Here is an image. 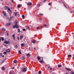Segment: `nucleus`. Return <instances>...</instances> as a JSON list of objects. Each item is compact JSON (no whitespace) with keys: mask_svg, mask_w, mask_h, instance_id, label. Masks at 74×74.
Instances as JSON below:
<instances>
[{"mask_svg":"<svg viewBox=\"0 0 74 74\" xmlns=\"http://www.w3.org/2000/svg\"><path fill=\"white\" fill-rule=\"evenodd\" d=\"M12 2H13V3H14V1H13V0H12Z\"/></svg>","mask_w":74,"mask_h":74,"instance_id":"obj_51","label":"nucleus"},{"mask_svg":"<svg viewBox=\"0 0 74 74\" xmlns=\"http://www.w3.org/2000/svg\"><path fill=\"white\" fill-rule=\"evenodd\" d=\"M23 31H25V30H26V29H23Z\"/></svg>","mask_w":74,"mask_h":74,"instance_id":"obj_41","label":"nucleus"},{"mask_svg":"<svg viewBox=\"0 0 74 74\" xmlns=\"http://www.w3.org/2000/svg\"><path fill=\"white\" fill-rule=\"evenodd\" d=\"M39 15H42V16H43V14H40Z\"/></svg>","mask_w":74,"mask_h":74,"instance_id":"obj_38","label":"nucleus"},{"mask_svg":"<svg viewBox=\"0 0 74 74\" xmlns=\"http://www.w3.org/2000/svg\"><path fill=\"white\" fill-rule=\"evenodd\" d=\"M13 29H15V28H19V26L18 25V24H15V25L13 26Z\"/></svg>","mask_w":74,"mask_h":74,"instance_id":"obj_1","label":"nucleus"},{"mask_svg":"<svg viewBox=\"0 0 74 74\" xmlns=\"http://www.w3.org/2000/svg\"><path fill=\"white\" fill-rule=\"evenodd\" d=\"M8 6H5L4 7V10H7Z\"/></svg>","mask_w":74,"mask_h":74,"instance_id":"obj_14","label":"nucleus"},{"mask_svg":"<svg viewBox=\"0 0 74 74\" xmlns=\"http://www.w3.org/2000/svg\"><path fill=\"white\" fill-rule=\"evenodd\" d=\"M18 33H20V32H21V31H20V29H18Z\"/></svg>","mask_w":74,"mask_h":74,"instance_id":"obj_26","label":"nucleus"},{"mask_svg":"<svg viewBox=\"0 0 74 74\" xmlns=\"http://www.w3.org/2000/svg\"><path fill=\"white\" fill-rule=\"evenodd\" d=\"M8 11H11V9H10V8H8Z\"/></svg>","mask_w":74,"mask_h":74,"instance_id":"obj_31","label":"nucleus"},{"mask_svg":"<svg viewBox=\"0 0 74 74\" xmlns=\"http://www.w3.org/2000/svg\"><path fill=\"white\" fill-rule=\"evenodd\" d=\"M24 45H25V44L24 43H22L21 44V47H23Z\"/></svg>","mask_w":74,"mask_h":74,"instance_id":"obj_16","label":"nucleus"},{"mask_svg":"<svg viewBox=\"0 0 74 74\" xmlns=\"http://www.w3.org/2000/svg\"><path fill=\"white\" fill-rule=\"evenodd\" d=\"M37 5L38 6V7H39L40 6V4H38Z\"/></svg>","mask_w":74,"mask_h":74,"instance_id":"obj_32","label":"nucleus"},{"mask_svg":"<svg viewBox=\"0 0 74 74\" xmlns=\"http://www.w3.org/2000/svg\"><path fill=\"white\" fill-rule=\"evenodd\" d=\"M23 71L24 72H25L26 71V69L25 68H24L23 69Z\"/></svg>","mask_w":74,"mask_h":74,"instance_id":"obj_12","label":"nucleus"},{"mask_svg":"<svg viewBox=\"0 0 74 74\" xmlns=\"http://www.w3.org/2000/svg\"><path fill=\"white\" fill-rule=\"evenodd\" d=\"M50 69L51 70H52V68H50Z\"/></svg>","mask_w":74,"mask_h":74,"instance_id":"obj_48","label":"nucleus"},{"mask_svg":"<svg viewBox=\"0 0 74 74\" xmlns=\"http://www.w3.org/2000/svg\"><path fill=\"white\" fill-rule=\"evenodd\" d=\"M44 26H45V27H47V25H44Z\"/></svg>","mask_w":74,"mask_h":74,"instance_id":"obj_42","label":"nucleus"},{"mask_svg":"<svg viewBox=\"0 0 74 74\" xmlns=\"http://www.w3.org/2000/svg\"><path fill=\"white\" fill-rule=\"evenodd\" d=\"M34 49H35V50H36V48H34Z\"/></svg>","mask_w":74,"mask_h":74,"instance_id":"obj_56","label":"nucleus"},{"mask_svg":"<svg viewBox=\"0 0 74 74\" xmlns=\"http://www.w3.org/2000/svg\"><path fill=\"white\" fill-rule=\"evenodd\" d=\"M39 62H40V63H44V61L42 60L39 61Z\"/></svg>","mask_w":74,"mask_h":74,"instance_id":"obj_15","label":"nucleus"},{"mask_svg":"<svg viewBox=\"0 0 74 74\" xmlns=\"http://www.w3.org/2000/svg\"><path fill=\"white\" fill-rule=\"evenodd\" d=\"M73 56L74 57V55H73Z\"/></svg>","mask_w":74,"mask_h":74,"instance_id":"obj_60","label":"nucleus"},{"mask_svg":"<svg viewBox=\"0 0 74 74\" xmlns=\"http://www.w3.org/2000/svg\"><path fill=\"white\" fill-rule=\"evenodd\" d=\"M5 67H2V70H5Z\"/></svg>","mask_w":74,"mask_h":74,"instance_id":"obj_18","label":"nucleus"},{"mask_svg":"<svg viewBox=\"0 0 74 74\" xmlns=\"http://www.w3.org/2000/svg\"><path fill=\"white\" fill-rule=\"evenodd\" d=\"M23 38V36L22 35H21L20 36V40H22V39Z\"/></svg>","mask_w":74,"mask_h":74,"instance_id":"obj_11","label":"nucleus"},{"mask_svg":"<svg viewBox=\"0 0 74 74\" xmlns=\"http://www.w3.org/2000/svg\"><path fill=\"white\" fill-rule=\"evenodd\" d=\"M2 13L3 14V15L5 16H6V13L4 11H3Z\"/></svg>","mask_w":74,"mask_h":74,"instance_id":"obj_9","label":"nucleus"},{"mask_svg":"<svg viewBox=\"0 0 74 74\" xmlns=\"http://www.w3.org/2000/svg\"><path fill=\"white\" fill-rule=\"evenodd\" d=\"M0 55L1 56H3V54L2 53H1Z\"/></svg>","mask_w":74,"mask_h":74,"instance_id":"obj_36","label":"nucleus"},{"mask_svg":"<svg viewBox=\"0 0 74 74\" xmlns=\"http://www.w3.org/2000/svg\"><path fill=\"white\" fill-rule=\"evenodd\" d=\"M12 23H7L6 24V25L7 26H9L10 25H11Z\"/></svg>","mask_w":74,"mask_h":74,"instance_id":"obj_3","label":"nucleus"},{"mask_svg":"<svg viewBox=\"0 0 74 74\" xmlns=\"http://www.w3.org/2000/svg\"><path fill=\"white\" fill-rule=\"evenodd\" d=\"M11 19H12V18H10V19H9V21H11Z\"/></svg>","mask_w":74,"mask_h":74,"instance_id":"obj_40","label":"nucleus"},{"mask_svg":"<svg viewBox=\"0 0 74 74\" xmlns=\"http://www.w3.org/2000/svg\"><path fill=\"white\" fill-rule=\"evenodd\" d=\"M47 67H48V69H49V66H47Z\"/></svg>","mask_w":74,"mask_h":74,"instance_id":"obj_46","label":"nucleus"},{"mask_svg":"<svg viewBox=\"0 0 74 74\" xmlns=\"http://www.w3.org/2000/svg\"><path fill=\"white\" fill-rule=\"evenodd\" d=\"M17 7L18 8H20L21 7V5H17Z\"/></svg>","mask_w":74,"mask_h":74,"instance_id":"obj_24","label":"nucleus"},{"mask_svg":"<svg viewBox=\"0 0 74 74\" xmlns=\"http://www.w3.org/2000/svg\"><path fill=\"white\" fill-rule=\"evenodd\" d=\"M17 38H18V40H19V37H18Z\"/></svg>","mask_w":74,"mask_h":74,"instance_id":"obj_45","label":"nucleus"},{"mask_svg":"<svg viewBox=\"0 0 74 74\" xmlns=\"http://www.w3.org/2000/svg\"><path fill=\"white\" fill-rule=\"evenodd\" d=\"M22 58L23 60H25V56H23Z\"/></svg>","mask_w":74,"mask_h":74,"instance_id":"obj_20","label":"nucleus"},{"mask_svg":"<svg viewBox=\"0 0 74 74\" xmlns=\"http://www.w3.org/2000/svg\"><path fill=\"white\" fill-rule=\"evenodd\" d=\"M64 5L65 6V7H66V8H67V6H66L65 5V4H64Z\"/></svg>","mask_w":74,"mask_h":74,"instance_id":"obj_35","label":"nucleus"},{"mask_svg":"<svg viewBox=\"0 0 74 74\" xmlns=\"http://www.w3.org/2000/svg\"><path fill=\"white\" fill-rule=\"evenodd\" d=\"M18 61L16 60H14L13 61L14 63H17Z\"/></svg>","mask_w":74,"mask_h":74,"instance_id":"obj_17","label":"nucleus"},{"mask_svg":"<svg viewBox=\"0 0 74 74\" xmlns=\"http://www.w3.org/2000/svg\"><path fill=\"white\" fill-rule=\"evenodd\" d=\"M14 15L16 16H18V17L20 16V15L18 14V12H15L14 13Z\"/></svg>","mask_w":74,"mask_h":74,"instance_id":"obj_2","label":"nucleus"},{"mask_svg":"<svg viewBox=\"0 0 74 74\" xmlns=\"http://www.w3.org/2000/svg\"><path fill=\"white\" fill-rule=\"evenodd\" d=\"M15 34H14L12 36V37L14 38V40H15Z\"/></svg>","mask_w":74,"mask_h":74,"instance_id":"obj_8","label":"nucleus"},{"mask_svg":"<svg viewBox=\"0 0 74 74\" xmlns=\"http://www.w3.org/2000/svg\"><path fill=\"white\" fill-rule=\"evenodd\" d=\"M10 50L9 49H7L6 50V52H10Z\"/></svg>","mask_w":74,"mask_h":74,"instance_id":"obj_13","label":"nucleus"},{"mask_svg":"<svg viewBox=\"0 0 74 74\" xmlns=\"http://www.w3.org/2000/svg\"><path fill=\"white\" fill-rule=\"evenodd\" d=\"M1 38H0V42H1Z\"/></svg>","mask_w":74,"mask_h":74,"instance_id":"obj_47","label":"nucleus"},{"mask_svg":"<svg viewBox=\"0 0 74 74\" xmlns=\"http://www.w3.org/2000/svg\"><path fill=\"white\" fill-rule=\"evenodd\" d=\"M1 1H3V0H0Z\"/></svg>","mask_w":74,"mask_h":74,"instance_id":"obj_58","label":"nucleus"},{"mask_svg":"<svg viewBox=\"0 0 74 74\" xmlns=\"http://www.w3.org/2000/svg\"><path fill=\"white\" fill-rule=\"evenodd\" d=\"M3 53L4 54V55H7V52H4Z\"/></svg>","mask_w":74,"mask_h":74,"instance_id":"obj_27","label":"nucleus"},{"mask_svg":"<svg viewBox=\"0 0 74 74\" xmlns=\"http://www.w3.org/2000/svg\"><path fill=\"white\" fill-rule=\"evenodd\" d=\"M65 69H66V70H67V71H71V70L69 68H65Z\"/></svg>","mask_w":74,"mask_h":74,"instance_id":"obj_7","label":"nucleus"},{"mask_svg":"<svg viewBox=\"0 0 74 74\" xmlns=\"http://www.w3.org/2000/svg\"><path fill=\"white\" fill-rule=\"evenodd\" d=\"M58 66L59 67H62V65H59Z\"/></svg>","mask_w":74,"mask_h":74,"instance_id":"obj_28","label":"nucleus"},{"mask_svg":"<svg viewBox=\"0 0 74 74\" xmlns=\"http://www.w3.org/2000/svg\"><path fill=\"white\" fill-rule=\"evenodd\" d=\"M18 53H19V54H21V51L20 50H19L18 51Z\"/></svg>","mask_w":74,"mask_h":74,"instance_id":"obj_25","label":"nucleus"},{"mask_svg":"<svg viewBox=\"0 0 74 74\" xmlns=\"http://www.w3.org/2000/svg\"><path fill=\"white\" fill-rule=\"evenodd\" d=\"M73 59H74V57H73Z\"/></svg>","mask_w":74,"mask_h":74,"instance_id":"obj_55","label":"nucleus"},{"mask_svg":"<svg viewBox=\"0 0 74 74\" xmlns=\"http://www.w3.org/2000/svg\"><path fill=\"white\" fill-rule=\"evenodd\" d=\"M32 41H33L32 42H33V43H34V44H35V43H36V41L35 40H34Z\"/></svg>","mask_w":74,"mask_h":74,"instance_id":"obj_22","label":"nucleus"},{"mask_svg":"<svg viewBox=\"0 0 74 74\" xmlns=\"http://www.w3.org/2000/svg\"><path fill=\"white\" fill-rule=\"evenodd\" d=\"M26 28L27 29H28V30H30V27H27Z\"/></svg>","mask_w":74,"mask_h":74,"instance_id":"obj_19","label":"nucleus"},{"mask_svg":"<svg viewBox=\"0 0 74 74\" xmlns=\"http://www.w3.org/2000/svg\"><path fill=\"white\" fill-rule=\"evenodd\" d=\"M26 56H27V57H30L31 56L29 53H28L26 55Z\"/></svg>","mask_w":74,"mask_h":74,"instance_id":"obj_6","label":"nucleus"},{"mask_svg":"<svg viewBox=\"0 0 74 74\" xmlns=\"http://www.w3.org/2000/svg\"><path fill=\"white\" fill-rule=\"evenodd\" d=\"M2 56V57H4V56Z\"/></svg>","mask_w":74,"mask_h":74,"instance_id":"obj_53","label":"nucleus"},{"mask_svg":"<svg viewBox=\"0 0 74 74\" xmlns=\"http://www.w3.org/2000/svg\"><path fill=\"white\" fill-rule=\"evenodd\" d=\"M41 72L40 71H39L38 72L39 74H41Z\"/></svg>","mask_w":74,"mask_h":74,"instance_id":"obj_34","label":"nucleus"},{"mask_svg":"<svg viewBox=\"0 0 74 74\" xmlns=\"http://www.w3.org/2000/svg\"><path fill=\"white\" fill-rule=\"evenodd\" d=\"M49 5H51V3H49Z\"/></svg>","mask_w":74,"mask_h":74,"instance_id":"obj_43","label":"nucleus"},{"mask_svg":"<svg viewBox=\"0 0 74 74\" xmlns=\"http://www.w3.org/2000/svg\"><path fill=\"white\" fill-rule=\"evenodd\" d=\"M7 36H8V35H8V33H7Z\"/></svg>","mask_w":74,"mask_h":74,"instance_id":"obj_49","label":"nucleus"},{"mask_svg":"<svg viewBox=\"0 0 74 74\" xmlns=\"http://www.w3.org/2000/svg\"><path fill=\"white\" fill-rule=\"evenodd\" d=\"M4 43L6 44H9L10 43V42L9 41H7L6 40L5 41Z\"/></svg>","mask_w":74,"mask_h":74,"instance_id":"obj_5","label":"nucleus"},{"mask_svg":"<svg viewBox=\"0 0 74 74\" xmlns=\"http://www.w3.org/2000/svg\"><path fill=\"white\" fill-rule=\"evenodd\" d=\"M37 58H38V60H40V58L38 56Z\"/></svg>","mask_w":74,"mask_h":74,"instance_id":"obj_23","label":"nucleus"},{"mask_svg":"<svg viewBox=\"0 0 74 74\" xmlns=\"http://www.w3.org/2000/svg\"><path fill=\"white\" fill-rule=\"evenodd\" d=\"M18 21L17 20H16L14 22V24L15 25H18Z\"/></svg>","mask_w":74,"mask_h":74,"instance_id":"obj_4","label":"nucleus"},{"mask_svg":"<svg viewBox=\"0 0 74 74\" xmlns=\"http://www.w3.org/2000/svg\"><path fill=\"white\" fill-rule=\"evenodd\" d=\"M27 4L28 5H32V3H31V2H30L29 3H28Z\"/></svg>","mask_w":74,"mask_h":74,"instance_id":"obj_10","label":"nucleus"},{"mask_svg":"<svg viewBox=\"0 0 74 74\" xmlns=\"http://www.w3.org/2000/svg\"><path fill=\"white\" fill-rule=\"evenodd\" d=\"M74 34V33H72V34Z\"/></svg>","mask_w":74,"mask_h":74,"instance_id":"obj_57","label":"nucleus"},{"mask_svg":"<svg viewBox=\"0 0 74 74\" xmlns=\"http://www.w3.org/2000/svg\"><path fill=\"white\" fill-rule=\"evenodd\" d=\"M47 0H44L43 1V2L44 3H45V2L46 1H47Z\"/></svg>","mask_w":74,"mask_h":74,"instance_id":"obj_37","label":"nucleus"},{"mask_svg":"<svg viewBox=\"0 0 74 74\" xmlns=\"http://www.w3.org/2000/svg\"><path fill=\"white\" fill-rule=\"evenodd\" d=\"M14 69V67H13L12 68V69Z\"/></svg>","mask_w":74,"mask_h":74,"instance_id":"obj_54","label":"nucleus"},{"mask_svg":"<svg viewBox=\"0 0 74 74\" xmlns=\"http://www.w3.org/2000/svg\"><path fill=\"white\" fill-rule=\"evenodd\" d=\"M12 72H13V71H10L9 73L10 74H12Z\"/></svg>","mask_w":74,"mask_h":74,"instance_id":"obj_29","label":"nucleus"},{"mask_svg":"<svg viewBox=\"0 0 74 74\" xmlns=\"http://www.w3.org/2000/svg\"><path fill=\"white\" fill-rule=\"evenodd\" d=\"M22 17L23 18H24V15H22Z\"/></svg>","mask_w":74,"mask_h":74,"instance_id":"obj_39","label":"nucleus"},{"mask_svg":"<svg viewBox=\"0 0 74 74\" xmlns=\"http://www.w3.org/2000/svg\"><path fill=\"white\" fill-rule=\"evenodd\" d=\"M70 13H71V14H72V12H70Z\"/></svg>","mask_w":74,"mask_h":74,"instance_id":"obj_52","label":"nucleus"},{"mask_svg":"<svg viewBox=\"0 0 74 74\" xmlns=\"http://www.w3.org/2000/svg\"><path fill=\"white\" fill-rule=\"evenodd\" d=\"M65 74H69V73H66Z\"/></svg>","mask_w":74,"mask_h":74,"instance_id":"obj_50","label":"nucleus"},{"mask_svg":"<svg viewBox=\"0 0 74 74\" xmlns=\"http://www.w3.org/2000/svg\"><path fill=\"white\" fill-rule=\"evenodd\" d=\"M4 38L2 37L1 38V40H2V41H4Z\"/></svg>","mask_w":74,"mask_h":74,"instance_id":"obj_30","label":"nucleus"},{"mask_svg":"<svg viewBox=\"0 0 74 74\" xmlns=\"http://www.w3.org/2000/svg\"><path fill=\"white\" fill-rule=\"evenodd\" d=\"M24 10H25V9H26V8H24Z\"/></svg>","mask_w":74,"mask_h":74,"instance_id":"obj_59","label":"nucleus"},{"mask_svg":"<svg viewBox=\"0 0 74 74\" xmlns=\"http://www.w3.org/2000/svg\"><path fill=\"white\" fill-rule=\"evenodd\" d=\"M37 29H39V27H37V28H36Z\"/></svg>","mask_w":74,"mask_h":74,"instance_id":"obj_44","label":"nucleus"},{"mask_svg":"<svg viewBox=\"0 0 74 74\" xmlns=\"http://www.w3.org/2000/svg\"><path fill=\"white\" fill-rule=\"evenodd\" d=\"M68 57H71V55H68Z\"/></svg>","mask_w":74,"mask_h":74,"instance_id":"obj_33","label":"nucleus"},{"mask_svg":"<svg viewBox=\"0 0 74 74\" xmlns=\"http://www.w3.org/2000/svg\"><path fill=\"white\" fill-rule=\"evenodd\" d=\"M2 30L3 31H5V28H2Z\"/></svg>","mask_w":74,"mask_h":74,"instance_id":"obj_21","label":"nucleus"}]
</instances>
